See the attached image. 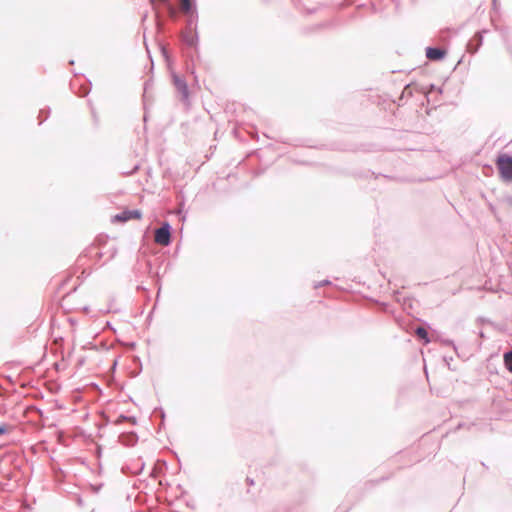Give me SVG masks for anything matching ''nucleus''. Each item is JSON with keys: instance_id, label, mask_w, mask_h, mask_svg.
<instances>
[{"instance_id": "obj_29", "label": "nucleus", "mask_w": 512, "mask_h": 512, "mask_svg": "<svg viewBox=\"0 0 512 512\" xmlns=\"http://www.w3.org/2000/svg\"><path fill=\"white\" fill-rule=\"evenodd\" d=\"M246 482H247V484H248V485H250V486L254 485V480H253L252 478L247 477V478H246Z\"/></svg>"}, {"instance_id": "obj_4", "label": "nucleus", "mask_w": 512, "mask_h": 512, "mask_svg": "<svg viewBox=\"0 0 512 512\" xmlns=\"http://www.w3.org/2000/svg\"><path fill=\"white\" fill-rule=\"evenodd\" d=\"M488 30L483 29L481 31L476 32L473 37L468 41L466 45V50L470 54H475L478 52L480 47L483 44V34L487 33Z\"/></svg>"}, {"instance_id": "obj_21", "label": "nucleus", "mask_w": 512, "mask_h": 512, "mask_svg": "<svg viewBox=\"0 0 512 512\" xmlns=\"http://www.w3.org/2000/svg\"><path fill=\"white\" fill-rule=\"evenodd\" d=\"M75 502L77 506L83 507L84 506V500L80 495H76Z\"/></svg>"}, {"instance_id": "obj_12", "label": "nucleus", "mask_w": 512, "mask_h": 512, "mask_svg": "<svg viewBox=\"0 0 512 512\" xmlns=\"http://www.w3.org/2000/svg\"><path fill=\"white\" fill-rule=\"evenodd\" d=\"M412 97L413 90L410 84L406 85L402 91L401 97L399 98V102L403 100L404 97Z\"/></svg>"}, {"instance_id": "obj_11", "label": "nucleus", "mask_w": 512, "mask_h": 512, "mask_svg": "<svg viewBox=\"0 0 512 512\" xmlns=\"http://www.w3.org/2000/svg\"><path fill=\"white\" fill-rule=\"evenodd\" d=\"M504 365L512 373V349L504 353Z\"/></svg>"}, {"instance_id": "obj_32", "label": "nucleus", "mask_w": 512, "mask_h": 512, "mask_svg": "<svg viewBox=\"0 0 512 512\" xmlns=\"http://www.w3.org/2000/svg\"><path fill=\"white\" fill-rule=\"evenodd\" d=\"M138 168H139V166L136 165L131 173L135 172Z\"/></svg>"}, {"instance_id": "obj_25", "label": "nucleus", "mask_w": 512, "mask_h": 512, "mask_svg": "<svg viewBox=\"0 0 512 512\" xmlns=\"http://www.w3.org/2000/svg\"><path fill=\"white\" fill-rule=\"evenodd\" d=\"M444 344L447 346H452L454 349H456V346H455V343L453 340L446 339V340H444Z\"/></svg>"}, {"instance_id": "obj_1", "label": "nucleus", "mask_w": 512, "mask_h": 512, "mask_svg": "<svg viewBox=\"0 0 512 512\" xmlns=\"http://www.w3.org/2000/svg\"><path fill=\"white\" fill-rule=\"evenodd\" d=\"M495 165L503 181L512 182V155L499 153L495 159Z\"/></svg>"}, {"instance_id": "obj_19", "label": "nucleus", "mask_w": 512, "mask_h": 512, "mask_svg": "<svg viewBox=\"0 0 512 512\" xmlns=\"http://www.w3.org/2000/svg\"><path fill=\"white\" fill-rule=\"evenodd\" d=\"M186 16H187V25L189 28H191L192 25L197 22L198 18H194L191 15H186Z\"/></svg>"}, {"instance_id": "obj_7", "label": "nucleus", "mask_w": 512, "mask_h": 512, "mask_svg": "<svg viewBox=\"0 0 512 512\" xmlns=\"http://www.w3.org/2000/svg\"><path fill=\"white\" fill-rule=\"evenodd\" d=\"M182 9L185 15L198 18L197 5L195 0H182Z\"/></svg>"}, {"instance_id": "obj_18", "label": "nucleus", "mask_w": 512, "mask_h": 512, "mask_svg": "<svg viewBox=\"0 0 512 512\" xmlns=\"http://www.w3.org/2000/svg\"><path fill=\"white\" fill-rule=\"evenodd\" d=\"M412 302H413V299L412 298H409V297H404L403 298V307L404 309H407V308H412Z\"/></svg>"}, {"instance_id": "obj_14", "label": "nucleus", "mask_w": 512, "mask_h": 512, "mask_svg": "<svg viewBox=\"0 0 512 512\" xmlns=\"http://www.w3.org/2000/svg\"><path fill=\"white\" fill-rule=\"evenodd\" d=\"M501 202L503 204L507 205L508 207H512V195L511 194L503 195L501 198Z\"/></svg>"}, {"instance_id": "obj_30", "label": "nucleus", "mask_w": 512, "mask_h": 512, "mask_svg": "<svg viewBox=\"0 0 512 512\" xmlns=\"http://www.w3.org/2000/svg\"><path fill=\"white\" fill-rule=\"evenodd\" d=\"M148 86H149V83H148V82H146V83H145V86H144V91H145V92H147V90H148Z\"/></svg>"}, {"instance_id": "obj_20", "label": "nucleus", "mask_w": 512, "mask_h": 512, "mask_svg": "<svg viewBox=\"0 0 512 512\" xmlns=\"http://www.w3.org/2000/svg\"><path fill=\"white\" fill-rule=\"evenodd\" d=\"M102 486H103V484H98V485L91 484L90 488H91L93 493H99V491L101 490Z\"/></svg>"}, {"instance_id": "obj_6", "label": "nucleus", "mask_w": 512, "mask_h": 512, "mask_svg": "<svg viewBox=\"0 0 512 512\" xmlns=\"http://www.w3.org/2000/svg\"><path fill=\"white\" fill-rule=\"evenodd\" d=\"M173 83L177 91L181 94L182 101L186 102L189 98V88L185 79L177 74H173Z\"/></svg>"}, {"instance_id": "obj_3", "label": "nucleus", "mask_w": 512, "mask_h": 512, "mask_svg": "<svg viewBox=\"0 0 512 512\" xmlns=\"http://www.w3.org/2000/svg\"><path fill=\"white\" fill-rule=\"evenodd\" d=\"M142 217V212L139 209H126L116 215L113 216L112 222L114 223H124L131 219H140Z\"/></svg>"}, {"instance_id": "obj_24", "label": "nucleus", "mask_w": 512, "mask_h": 512, "mask_svg": "<svg viewBox=\"0 0 512 512\" xmlns=\"http://www.w3.org/2000/svg\"><path fill=\"white\" fill-rule=\"evenodd\" d=\"M161 52H162L163 57H164L165 59H167V60H168V58H169V54H168V50H167V48H166V47H164V46H162V47H161Z\"/></svg>"}, {"instance_id": "obj_23", "label": "nucleus", "mask_w": 512, "mask_h": 512, "mask_svg": "<svg viewBox=\"0 0 512 512\" xmlns=\"http://www.w3.org/2000/svg\"><path fill=\"white\" fill-rule=\"evenodd\" d=\"M330 283H331V282H330L329 280L325 279V280H323V281H321V282L317 283V284L315 285V288H319V287H322V286H325V285H329Z\"/></svg>"}, {"instance_id": "obj_9", "label": "nucleus", "mask_w": 512, "mask_h": 512, "mask_svg": "<svg viewBox=\"0 0 512 512\" xmlns=\"http://www.w3.org/2000/svg\"><path fill=\"white\" fill-rule=\"evenodd\" d=\"M181 40L184 44H186L189 47H194L198 43V35H190L188 33H182L181 34Z\"/></svg>"}, {"instance_id": "obj_5", "label": "nucleus", "mask_w": 512, "mask_h": 512, "mask_svg": "<svg viewBox=\"0 0 512 512\" xmlns=\"http://www.w3.org/2000/svg\"><path fill=\"white\" fill-rule=\"evenodd\" d=\"M447 50L442 47L428 46L425 49L426 58L430 61H441L445 58Z\"/></svg>"}, {"instance_id": "obj_22", "label": "nucleus", "mask_w": 512, "mask_h": 512, "mask_svg": "<svg viewBox=\"0 0 512 512\" xmlns=\"http://www.w3.org/2000/svg\"><path fill=\"white\" fill-rule=\"evenodd\" d=\"M129 419V416H126L124 414H121L118 419L116 420V424H121L124 421H127Z\"/></svg>"}, {"instance_id": "obj_8", "label": "nucleus", "mask_w": 512, "mask_h": 512, "mask_svg": "<svg viewBox=\"0 0 512 512\" xmlns=\"http://www.w3.org/2000/svg\"><path fill=\"white\" fill-rule=\"evenodd\" d=\"M119 440L125 446H133L138 441V435L134 431L122 433L119 436Z\"/></svg>"}, {"instance_id": "obj_16", "label": "nucleus", "mask_w": 512, "mask_h": 512, "mask_svg": "<svg viewBox=\"0 0 512 512\" xmlns=\"http://www.w3.org/2000/svg\"><path fill=\"white\" fill-rule=\"evenodd\" d=\"M11 429H12V427H11V426H9L8 424H6V423H1V424H0V436H1V435H4V434H6V433H8V432H9V430H11Z\"/></svg>"}, {"instance_id": "obj_31", "label": "nucleus", "mask_w": 512, "mask_h": 512, "mask_svg": "<svg viewBox=\"0 0 512 512\" xmlns=\"http://www.w3.org/2000/svg\"><path fill=\"white\" fill-rule=\"evenodd\" d=\"M143 469H144V463H141V466H140L139 471L137 473L141 472Z\"/></svg>"}, {"instance_id": "obj_10", "label": "nucleus", "mask_w": 512, "mask_h": 512, "mask_svg": "<svg viewBox=\"0 0 512 512\" xmlns=\"http://www.w3.org/2000/svg\"><path fill=\"white\" fill-rule=\"evenodd\" d=\"M415 334L416 336L421 339L425 344L429 343L430 342V338H429V334L427 332V330L424 328V327H417L415 329Z\"/></svg>"}, {"instance_id": "obj_28", "label": "nucleus", "mask_w": 512, "mask_h": 512, "mask_svg": "<svg viewBox=\"0 0 512 512\" xmlns=\"http://www.w3.org/2000/svg\"><path fill=\"white\" fill-rule=\"evenodd\" d=\"M490 210L492 211V213H493V214H494V216L496 217L497 221H500L499 217H498V216H497V214H496V210H495V208H494L492 205L490 206Z\"/></svg>"}, {"instance_id": "obj_2", "label": "nucleus", "mask_w": 512, "mask_h": 512, "mask_svg": "<svg viewBox=\"0 0 512 512\" xmlns=\"http://www.w3.org/2000/svg\"><path fill=\"white\" fill-rule=\"evenodd\" d=\"M172 227L165 221L155 230V242L162 246H168L172 241Z\"/></svg>"}, {"instance_id": "obj_33", "label": "nucleus", "mask_w": 512, "mask_h": 512, "mask_svg": "<svg viewBox=\"0 0 512 512\" xmlns=\"http://www.w3.org/2000/svg\"><path fill=\"white\" fill-rule=\"evenodd\" d=\"M43 113H44V110H40L39 118L42 116Z\"/></svg>"}, {"instance_id": "obj_17", "label": "nucleus", "mask_w": 512, "mask_h": 512, "mask_svg": "<svg viewBox=\"0 0 512 512\" xmlns=\"http://www.w3.org/2000/svg\"><path fill=\"white\" fill-rule=\"evenodd\" d=\"M153 413L155 415H159L161 417L162 423L164 422V420H165V412H164L163 408L157 407V408L154 409Z\"/></svg>"}, {"instance_id": "obj_26", "label": "nucleus", "mask_w": 512, "mask_h": 512, "mask_svg": "<svg viewBox=\"0 0 512 512\" xmlns=\"http://www.w3.org/2000/svg\"><path fill=\"white\" fill-rule=\"evenodd\" d=\"M49 113H50V109L48 108L45 117L39 121V125H41L43 123V121H45L47 119V117L49 116Z\"/></svg>"}, {"instance_id": "obj_27", "label": "nucleus", "mask_w": 512, "mask_h": 512, "mask_svg": "<svg viewBox=\"0 0 512 512\" xmlns=\"http://www.w3.org/2000/svg\"><path fill=\"white\" fill-rule=\"evenodd\" d=\"M127 421H130L133 425H136L137 420L134 416H129V419Z\"/></svg>"}, {"instance_id": "obj_15", "label": "nucleus", "mask_w": 512, "mask_h": 512, "mask_svg": "<svg viewBox=\"0 0 512 512\" xmlns=\"http://www.w3.org/2000/svg\"><path fill=\"white\" fill-rule=\"evenodd\" d=\"M89 86H91V82H89ZM89 92H90V87H88V86H82V87L80 88V91H79V93H78V96H80V97H85V96H87V95L89 94Z\"/></svg>"}, {"instance_id": "obj_13", "label": "nucleus", "mask_w": 512, "mask_h": 512, "mask_svg": "<svg viewBox=\"0 0 512 512\" xmlns=\"http://www.w3.org/2000/svg\"><path fill=\"white\" fill-rule=\"evenodd\" d=\"M450 33H451L450 29L441 30L439 33L440 41L447 42L450 38Z\"/></svg>"}]
</instances>
